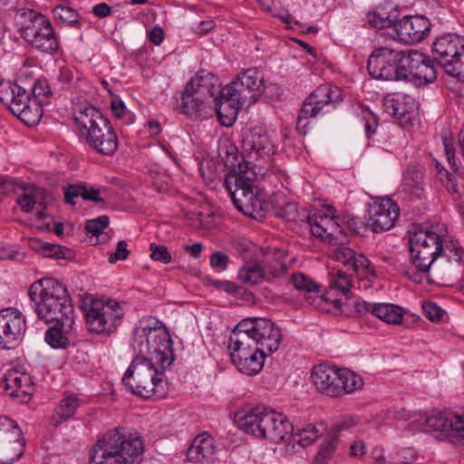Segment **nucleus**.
<instances>
[{
	"label": "nucleus",
	"mask_w": 464,
	"mask_h": 464,
	"mask_svg": "<svg viewBox=\"0 0 464 464\" xmlns=\"http://www.w3.org/2000/svg\"><path fill=\"white\" fill-rule=\"evenodd\" d=\"M79 407L80 402L75 395L71 394L63 398L55 409L53 425L58 427L62 422L72 418Z\"/></svg>",
	"instance_id": "obj_33"
},
{
	"label": "nucleus",
	"mask_w": 464,
	"mask_h": 464,
	"mask_svg": "<svg viewBox=\"0 0 464 464\" xmlns=\"http://www.w3.org/2000/svg\"><path fill=\"white\" fill-rule=\"evenodd\" d=\"M292 283L298 291L307 293L318 292L319 285L310 277L303 273H295L292 275Z\"/></svg>",
	"instance_id": "obj_42"
},
{
	"label": "nucleus",
	"mask_w": 464,
	"mask_h": 464,
	"mask_svg": "<svg viewBox=\"0 0 464 464\" xmlns=\"http://www.w3.org/2000/svg\"><path fill=\"white\" fill-rule=\"evenodd\" d=\"M400 215V208L396 202L388 198L374 201L367 211V224L374 233L392 229Z\"/></svg>",
	"instance_id": "obj_15"
},
{
	"label": "nucleus",
	"mask_w": 464,
	"mask_h": 464,
	"mask_svg": "<svg viewBox=\"0 0 464 464\" xmlns=\"http://www.w3.org/2000/svg\"><path fill=\"white\" fill-rule=\"evenodd\" d=\"M334 441H327L319 449L317 454L314 457V463L325 464L329 455L332 454L334 451Z\"/></svg>",
	"instance_id": "obj_60"
},
{
	"label": "nucleus",
	"mask_w": 464,
	"mask_h": 464,
	"mask_svg": "<svg viewBox=\"0 0 464 464\" xmlns=\"http://www.w3.org/2000/svg\"><path fill=\"white\" fill-rule=\"evenodd\" d=\"M409 248L414 266L426 273L435 259L442 255L443 244L437 233L420 228L411 234Z\"/></svg>",
	"instance_id": "obj_12"
},
{
	"label": "nucleus",
	"mask_w": 464,
	"mask_h": 464,
	"mask_svg": "<svg viewBox=\"0 0 464 464\" xmlns=\"http://www.w3.org/2000/svg\"><path fill=\"white\" fill-rule=\"evenodd\" d=\"M25 257L24 252L12 246H2L0 247V260H11L16 262H22Z\"/></svg>",
	"instance_id": "obj_57"
},
{
	"label": "nucleus",
	"mask_w": 464,
	"mask_h": 464,
	"mask_svg": "<svg viewBox=\"0 0 464 464\" xmlns=\"http://www.w3.org/2000/svg\"><path fill=\"white\" fill-rule=\"evenodd\" d=\"M215 453L214 440L210 436L201 434L196 437L188 448L187 458L190 461L208 462Z\"/></svg>",
	"instance_id": "obj_30"
},
{
	"label": "nucleus",
	"mask_w": 464,
	"mask_h": 464,
	"mask_svg": "<svg viewBox=\"0 0 464 464\" xmlns=\"http://www.w3.org/2000/svg\"><path fill=\"white\" fill-rule=\"evenodd\" d=\"M21 17L24 21L21 34L28 44L46 53H53L58 50V41L48 18L32 9L24 11Z\"/></svg>",
	"instance_id": "obj_10"
},
{
	"label": "nucleus",
	"mask_w": 464,
	"mask_h": 464,
	"mask_svg": "<svg viewBox=\"0 0 464 464\" xmlns=\"http://www.w3.org/2000/svg\"><path fill=\"white\" fill-rule=\"evenodd\" d=\"M105 191V188H96L84 183V193L82 194V199L95 203H104V198L100 197V195L103 194Z\"/></svg>",
	"instance_id": "obj_53"
},
{
	"label": "nucleus",
	"mask_w": 464,
	"mask_h": 464,
	"mask_svg": "<svg viewBox=\"0 0 464 464\" xmlns=\"http://www.w3.org/2000/svg\"><path fill=\"white\" fill-rule=\"evenodd\" d=\"M433 59L448 75L464 81V37L447 33L438 36L432 44Z\"/></svg>",
	"instance_id": "obj_9"
},
{
	"label": "nucleus",
	"mask_w": 464,
	"mask_h": 464,
	"mask_svg": "<svg viewBox=\"0 0 464 464\" xmlns=\"http://www.w3.org/2000/svg\"><path fill=\"white\" fill-rule=\"evenodd\" d=\"M22 440V431L16 422L7 417H0V450L8 459L10 449Z\"/></svg>",
	"instance_id": "obj_29"
},
{
	"label": "nucleus",
	"mask_w": 464,
	"mask_h": 464,
	"mask_svg": "<svg viewBox=\"0 0 464 464\" xmlns=\"http://www.w3.org/2000/svg\"><path fill=\"white\" fill-rule=\"evenodd\" d=\"M236 421L245 433L275 443L285 440L294 432V426L285 415L262 406L237 412Z\"/></svg>",
	"instance_id": "obj_4"
},
{
	"label": "nucleus",
	"mask_w": 464,
	"mask_h": 464,
	"mask_svg": "<svg viewBox=\"0 0 464 464\" xmlns=\"http://www.w3.org/2000/svg\"><path fill=\"white\" fill-rule=\"evenodd\" d=\"M224 162L229 169L225 186L233 204L245 216L262 220L266 217V202L253 191L254 182L258 175H263L262 169L256 170V166H250L249 161L243 163L237 155L232 158L228 155Z\"/></svg>",
	"instance_id": "obj_2"
},
{
	"label": "nucleus",
	"mask_w": 464,
	"mask_h": 464,
	"mask_svg": "<svg viewBox=\"0 0 464 464\" xmlns=\"http://www.w3.org/2000/svg\"><path fill=\"white\" fill-rule=\"evenodd\" d=\"M228 263H229L228 256L220 251L214 252L210 256V258H209L210 266L213 268L218 269L219 271L226 270L228 266Z\"/></svg>",
	"instance_id": "obj_58"
},
{
	"label": "nucleus",
	"mask_w": 464,
	"mask_h": 464,
	"mask_svg": "<svg viewBox=\"0 0 464 464\" xmlns=\"http://www.w3.org/2000/svg\"><path fill=\"white\" fill-rule=\"evenodd\" d=\"M238 279L248 285H257L266 279L261 266L255 261L246 263L237 273Z\"/></svg>",
	"instance_id": "obj_36"
},
{
	"label": "nucleus",
	"mask_w": 464,
	"mask_h": 464,
	"mask_svg": "<svg viewBox=\"0 0 464 464\" xmlns=\"http://www.w3.org/2000/svg\"><path fill=\"white\" fill-rule=\"evenodd\" d=\"M19 190H21V194L16 198V204L25 213L31 212L35 204L45 208L48 200L51 198L45 188L34 185L18 184L14 191L18 193Z\"/></svg>",
	"instance_id": "obj_27"
},
{
	"label": "nucleus",
	"mask_w": 464,
	"mask_h": 464,
	"mask_svg": "<svg viewBox=\"0 0 464 464\" xmlns=\"http://www.w3.org/2000/svg\"><path fill=\"white\" fill-rule=\"evenodd\" d=\"M43 256L54 259H68L72 256V250L60 245L48 243L44 248Z\"/></svg>",
	"instance_id": "obj_48"
},
{
	"label": "nucleus",
	"mask_w": 464,
	"mask_h": 464,
	"mask_svg": "<svg viewBox=\"0 0 464 464\" xmlns=\"http://www.w3.org/2000/svg\"><path fill=\"white\" fill-rule=\"evenodd\" d=\"M264 85L263 73L257 68H249L237 75V78L227 84V94L237 95L245 104H254L262 92Z\"/></svg>",
	"instance_id": "obj_14"
},
{
	"label": "nucleus",
	"mask_w": 464,
	"mask_h": 464,
	"mask_svg": "<svg viewBox=\"0 0 464 464\" xmlns=\"http://www.w3.org/2000/svg\"><path fill=\"white\" fill-rule=\"evenodd\" d=\"M132 347L137 354L125 372L122 383L140 397H164L162 376L175 360L169 334L158 327L140 325L134 330Z\"/></svg>",
	"instance_id": "obj_1"
},
{
	"label": "nucleus",
	"mask_w": 464,
	"mask_h": 464,
	"mask_svg": "<svg viewBox=\"0 0 464 464\" xmlns=\"http://www.w3.org/2000/svg\"><path fill=\"white\" fill-rule=\"evenodd\" d=\"M355 251L346 246H338L334 250V256L336 260L346 266H350Z\"/></svg>",
	"instance_id": "obj_59"
},
{
	"label": "nucleus",
	"mask_w": 464,
	"mask_h": 464,
	"mask_svg": "<svg viewBox=\"0 0 464 464\" xmlns=\"http://www.w3.org/2000/svg\"><path fill=\"white\" fill-rule=\"evenodd\" d=\"M410 421V424L404 429V431L418 432L421 431L425 433L426 430V418H422L420 415L415 414Z\"/></svg>",
	"instance_id": "obj_62"
},
{
	"label": "nucleus",
	"mask_w": 464,
	"mask_h": 464,
	"mask_svg": "<svg viewBox=\"0 0 464 464\" xmlns=\"http://www.w3.org/2000/svg\"><path fill=\"white\" fill-rule=\"evenodd\" d=\"M5 392L21 402H28L34 392L31 376L15 369L9 370L3 379Z\"/></svg>",
	"instance_id": "obj_23"
},
{
	"label": "nucleus",
	"mask_w": 464,
	"mask_h": 464,
	"mask_svg": "<svg viewBox=\"0 0 464 464\" xmlns=\"http://www.w3.org/2000/svg\"><path fill=\"white\" fill-rule=\"evenodd\" d=\"M242 148L246 156L254 160H269L276 151L271 139L260 127H254L244 132Z\"/></svg>",
	"instance_id": "obj_17"
},
{
	"label": "nucleus",
	"mask_w": 464,
	"mask_h": 464,
	"mask_svg": "<svg viewBox=\"0 0 464 464\" xmlns=\"http://www.w3.org/2000/svg\"><path fill=\"white\" fill-rule=\"evenodd\" d=\"M450 261L453 260L457 264L462 261L464 249L458 244V242L450 241L449 244L443 246V252Z\"/></svg>",
	"instance_id": "obj_51"
},
{
	"label": "nucleus",
	"mask_w": 464,
	"mask_h": 464,
	"mask_svg": "<svg viewBox=\"0 0 464 464\" xmlns=\"http://www.w3.org/2000/svg\"><path fill=\"white\" fill-rule=\"evenodd\" d=\"M230 352L231 361L235 365L244 362V358L247 360V358L253 356L257 352L262 350L261 348H253V349H236V348H228Z\"/></svg>",
	"instance_id": "obj_54"
},
{
	"label": "nucleus",
	"mask_w": 464,
	"mask_h": 464,
	"mask_svg": "<svg viewBox=\"0 0 464 464\" xmlns=\"http://www.w3.org/2000/svg\"><path fill=\"white\" fill-rule=\"evenodd\" d=\"M311 233L333 245H343L345 235L334 218L325 214L308 216Z\"/></svg>",
	"instance_id": "obj_21"
},
{
	"label": "nucleus",
	"mask_w": 464,
	"mask_h": 464,
	"mask_svg": "<svg viewBox=\"0 0 464 464\" xmlns=\"http://www.w3.org/2000/svg\"><path fill=\"white\" fill-rule=\"evenodd\" d=\"M376 317L389 324H399L403 317L402 308L392 304H376Z\"/></svg>",
	"instance_id": "obj_38"
},
{
	"label": "nucleus",
	"mask_w": 464,
	"mask_h": 464,
	"mask_svg": "<svg viewBox=\"0 0 464 464\" xmlns=\"http://www.w3.org/2000/svg\"><path fill=\"white\" fill-rule=\"evenodd\" d=\"M384 105L387 112L394 117H402L406 113V111L401 107L398 100H386Z\"/></svg>",
	"instance_id": "obj_63"
},
{
	"label": "nucleus",
	"mask_w": 464,
	"mask_h": 464,
	"mask_svg": "<svg viewBox=\"0 0 464 464\" xmlns=\"http://www.w3.org/2000/svg\"><path fill=\"white\" fill-rule=\"evenodd\" d=\"M109 225V218L107 216H100L94 219L86 221L85 229L94 235L98 236Z\"/></svg>",
	"instance_id": "obj_52"
},
{
	"label": "nucleus",
	"mask_w": 464,
	"mask_h": 464,
	"mask_svg": "<svg viewBox=\"0 0 464 464\" xmlns=\"http://www.w3.org/2000/svg\"><path fill=\"white\" fill-rule=\"evenodd\" d=\"M430 22L424 16H404L397 21L395 29L400 41L415 44L422 41L430 31Z\"/></svg>",
	"instance_id": "obj_22"
},
{
	"label": "nucleus",
	"mask_w": 464,
	"mask_h": 464,
	"mask_svg": "<svg viewBox=\"0 0 464 464\" xmlns=\"http://www.w3.org/2000/svg\"><path fill=\"white\" fill-rule=\"evenodd\" d=\"M28 295L39 319L46 323L74 318V308L67 288L58 280L48 277L33 283Z\"/></svg>",
	"instance_id": "obj_3"
},
{
	"label": "nucleus",
	"mask_w": 464,
	"mask_h": 464,
	"mask_svg": "<svg viewBox=\"0 0 464 464\" xmlns=\"http://www.w3.org/2000/svg\"><path fill=\"white\" fill-rule=\"evenodd\" d=\"M398 12L392 5H378L373 11L368 13L367 21L374 28L383 29L394 27Z\"/></svg>",
	"instance_id": "obj_32"
},
{
	"label": "nucleus",
	"mask_w": 464,
	"mask_h": 464,
	"mask_svg": "<svg viewBox=\"0 0 464 464\" xmlns=\"http://www.w3.org/2000/svg\"><path fill=\"white\" fill-rule=\"evenodd\" d=\"M18 104H14L12 113L28 126L36 125L43 115V104L33 102L29 92H22Z\"/></svg>",
	"instance_id": "obj_28"
},
{
	"label": "nucleus",
	"mask_w": 464,
	"mask_h": 464,
	"mask_svg": "<svg viewBox=\"0 0 464 464\" xmlns=\"http://www.w3.org/2000/svg\"><path fill=\"white\" fill-rule=\"evenodd\" d=\"M355 272L364 275H374V267L370 260L362 254L354 252L350 266Z\"/></svg>",
	"instance_id": "obj_44"
},
{
	"label": "nucleus",
	"mask_w": 464,
	"mask_h": 464,
	"mask_svg": "<svg viewBox=\"0 0 464 464\" xmlns=\"http://www.w3.org/2000/svg\"><path fill=\"white\" fill-rule=\"evenodd\" d=\"M22 92L28 91L11 82H0V102L7 105L11 111H14V104H18Z\"/></svg>",
	"instance_id": "obj_37"
},
{
	"label": "nucleus",
	"mask_w": 464,
	"mask_h": 464,
	"mask_svg": "<svg viewBox=\"0 0 464 464\" xmlns=\"http://www.w3.org/2000/svg\"><path fill=\"white\" fill-rule=\"evenodd\" d=\"M422 172L416 166H409L403 175L404 186L414 190V194L420 198L422 192Z\"/></svg>",
	"instance_id": "obj_41"
},
{
	"label": "nucleus",
	"mask_w": 464,
	"mask_h": 464,
	"mask_svg": "<svg viewBox=\"0 0 464 464\" xmlns=\"http://www.w3.org/2000/svg\"><path fill=\"white\" fill-rule=\"evenodd\" d=\"M325 430L326 426L324 422L307 424L302 429L294 430V432H291L289 437L297 438L296 441L304 447L315 441Z\"/></svg>",
	"instance_id": "obj_34"
},
{
	"label": "nucleus",
	"mask_w": 464,
	"mask_h": 464,
	"mask_svg": "<svg viewBox=\"0 0 464 464\" xmlns=\"http://www.w3.org/2000/svg\"><path fill=\"white\" fill-rule=\"evenodd\" d=\"M142 449L139 436L124 429H116L98 440L89 464H133L134 458Z\"/></svg>",
	"instance_id": "obj_6"
},
{
	"label": "nucleus",
	"mask_w": 464,
	"mask_h": 464,
	"mask_svg": "<svg viewBox=\"0 0 464 464\" xmlns=\"http://www.w3.org/2000/svg\"><path fill=\"white\" fill-rule=\"evenodd\" d=\"M130 256L128 244L125 240H121L117 243L116 249L109 256L108 261L111 264H115L120 260H126Z\"/></svg>",
	"instance_id": "obj_56"
},
{
	"label": "nucleus",
	"mask_w": 464,
	"mask_h": 464,
	"mask_svg": "<svg viewBox=\"0 0 464 464\" xmlns=\"http://www.w3.org/2000/svg\"><path fill=\"white\" fill-rule=\"evenodd\" d=\"M352 286V281L348 276L341 271H338L333 276L330 281V287L336 289L343 295H347L350 292Z\"/></svg>",
	"instance_id": "obj_46"
},
{
	"label": "nucleus",
	"mask_w": 464,
	"mask_h": 464,
	"mask_svg": "<svg viewBox=\"0 0 464 464\" xmlns=\"http://www.w3.org/2000/svg\"><path fill=\"white\" fill-rule=\"evenodd\" d=\"M84 315L89 332L96 334H110L115 331L122 319L124 310L114 299L93 300L90 304H85Z\"/></svg>",
	"instance_id": "obj_11"
},
{
	"label": "nucleus",
	"mask_w": 464,
	"mask_h": 464,
	"mask_svg": "<svg viewBox=\"0 0 464 464\" xmlns=\"http://www.w3.org/2000/svg\"><path fill=\"white\" fill-rule=\"evenodd\" d=\"M340 396L351 393L363 385L362 378L347 369H339Z\"/></svg>",
	"instance_id": "obj_40"
},
{
	"label": "nucleus",
	"mask_w": 464,
	"mask_h": 464,
	"mask_svg": "<svg viewBox=\"0 0 464 464\" xmlns=\"http://www.w3.org/2000/svg\"><path fill=\"white\" fill-rule=\"evenodd\" d=\"M54 322L56 324L46 331L44 340L54 349H67L72 343H74V318L68 319L67 326H65V320Z\"/></svg>",
	"instance_id": "obj_26"
},
{
	"label": "nucleus",
	"mask_w": 464,
	"mask_h": 464,
	"mask_svg": "<svg viewBox=\"0 0 464 464\" xmlns=\"http://www.w3.org/2000/svg\"><path fill=\"white\" fill-rule=\"evenodd\" d=\"M422 309L425 316L432 322H440L444 314V310L432 302L424 303Z\"/></svg>",
	"instance_id": "obj_55"
},
{
	"label": "nucleus",
	"mask_w": 464,
	"mask_h": 464,
	"mask_svg": "<svg viewBox=\"0 0 464 464\" xmlns=\"http://www.w3.org/2000/svg\"><path fill=\"white\" fill-rule=\"evenodd\" d=\"M410 50L397 51L388 47L375 49L368 58L367 70L375 79L405 81Z\"/></svg>",
	"instance_id": "obj_8"
},
{
	"label": "nucleus",
	"mask_w": 464,
	"mask_h": 464,
	"mask_svg": "<svg viewBox=\"0 0 464 464\" xmlns=\"http://www.w3.org/2000/svg\"><path fill=\"white\" fill-rule=\"evenodd\" d=\"M311 379L316 389L330 397L340 396L339 369L327 364H319L314 367Z\"/></svg>",
	"instance_id": "obj_25"
},
{
	"label": "nucleus",
	"mask_w": 464,
	"mask_h": 464,
	"mask_svg": "<svg viewBox=\"0 0 464 464\" xmlns=\"http://www.w3.org/2000/svg\"><path fill=\"white\" fill-rule=\"evenodd\" d=\"M55 18L68 24L78 21L79 14L76 10L66 5H59L53 10Z\"/></svg>",
	"instance_id": "obj_45"
},
{
	"label": "nucleus",
	"mask_w": 464,
	"mask_h": 464,
	"mask_svg": "<svg viewBox=\"0 0 464 464\" xmlns=\"http://www.w3.org/2000/svg\"><path fill=\"white\" fill-rule=\"evenodd\" d=\"M425 433L441 440L451 434L464 438V412H443L427 417Z\"/></svg>",
	"instance_id": "obj_18"
},
{
	"label": "nucleus",
	"mask_w": 464,
	"mask_h": 464,
	"mask_svg": "<svg viewBox=\"0 0 464 464\" xmlns=\"http://www.w3.org/2000/svg\"><path fill=\"white\" fill-rule=\"evenodd\" d=\"M81 136L95 152L111 156L117 150L119 142L111 122L92 105L79 109L73 116Z\"/></svg>",
	"instance_id": "obj_5"
},
{
	"label": "nucleus",
	"mask_w": 464,
	"mask_h": 464,
	"mask_svg": "<svg viewBox=\"0 0 464 464\" xmlns=\"http://www.w3.org/2000/svg\"><path fill=\"white\" fill-rule=\"evenodd\" d=\"M228 348H236V349H253V348H261L266 349V353H273L278 350L279 345L269 351V344L267 341L261 340L256 334H237L231 333L228 340Z\"/></svg>",
	"instance_id": "obj_31"
},
{
	"label": "nucleus",
	"mask_w": 464,
	"mask_h": 464,
	"mask_svg": "<svg viewBox=\"0 0 464 464\" xmlns=\"http://www.w3.org/2000/svg\"><path fill=\"white\" fill-rule=\"evenodd\" d=\"M227 87H223V92L217 99L211 102V106H214L213 113L215 112L218 118V121L223 126L230 127L235 122L238 111L243 107H249V104H245L237 95H234L230 92L231 95H227Z\"/></svg>",
	"instance_id": "obj_24"
},
{
	"label": "nucleus",
	"mask_w": 464,
	"mask_h": 464,
	"mask_svg": "<svg viewBox=\"0 0 464 464\" xmlns=\"http://www.w3.org/2000/svg\"><path fill=\"white\" fill-rule=\"evenodd\" d=\"M272 353H266V349L260 350L253 356L247 358H244V362L236 365L239 372L247 375H255L257 374L264 366V360L266 356L271 355Z\"/></svg>",
	"instance_id": "obj_39"
},
{
	"label": "nucleus",
	"mask_w": 464,
	"mask_h": 464,
	"mask_svg": "<svg viewBox=\"0 0 464 464\" xmlns=\"http://www.w3.org/2000/svg\"><path fill=\"white\" fill-rule=\"evenodd\" d=\"M63 192L65 203L74 206V198L81 197L82 198V194L84 193V182L69 184L68 186L63 187Z\"/></svg>",
	"instance_id": "obj_49"
},
{
	"label": "nucleus",
	"mask_w": 464,
	"mask_h": 464,
	"mask_svg": "<svg viewBox=\"0 0 464 464\" xmlns=\"http://www.w3.org/2000/svg\"><path fill=\"white\" fill-rule=\"evenodd\" d=\"M437 169H438L439 179H440V181L442 183L445 184V186L448 188V190L456 191V189H455L456 183L453 180L452 174L450 173L448 170L442 169V168L440 169L439 165H437Z\"/></svg>",
	"instance_id": "obj_64"
},
{
	"label": "nucleus",
	"mask_w": 464,
	"mask_h": 464,
	"mask_svg": "<svg viewBox=\"0 0 464 464\" xmlns=\"http://www.w3.org/2000/svg\"><path fill=\"white\" fill-rule=\"evenodd\" d=\"M223 92L218 79L206 71L198 72L186 85L181 98L182 111L195 120L213 115L211 102Z\"/></svg>",
	"instance_id": "obj_7"
},
{
	"label": "nucleus",
	"mask_w": 464,
	"mask_h": 464,
	"mask_svg": "<svg viewBox=\"0 0 464 464\" xmlns=\"http://www.w3.org/2000/svg\"><path fill=\"white\" fill-rule=\"evenodd\" d=\"M31 91L34 96L32 99L33 102H37L43 105L47 102V98L51 94V89L44 81H36Z\"/></svg>",
	"instance_id": "obj_47"
},
{
	"label": "nucleus",
	"mask_w": 464,
	"mask_h": 464,
	"mask_svg": "<svg viewBox=\"0 0 464 464\" xmlns=\"http://www.w3.org/2000/svg\"><path fill=\"white\" fill-rule=\"evenodd\" d=\"M434 59H430L417 50H410L407 78L405 81L417 85L433 82L437 79Z\"/></svg>",
	"instance_id": "obj_20"
},
{
	"label": "nucleus",
	"mask_w": 464,
	"mask_h": 464,
	"mask_svg": "<svg viewBox=\"0 0 464 464\" xmlns=\"http://www.w3.org/2000/svg\"><path fill=\"white\" fill-rule=\"evenodd\" d=\"M150 257L154 261L162 264H169L171 262V254L169 252L167 246L151 243L150 245Z\"/></svg>",
	"instance_id": "obj_50"
},
{
	"label": "nucleus",
	"mask_w": 464,
	"mask_h": 464,
	"mask_svg": "<svg viewBox=\"0 0 464 464\" xmlns=\"http://www.w3.org/2000/svg\"><path fill=\"white\" fill-rule=\"evenodd\" d=\"M271 204L276 218L285 221H294L297 218L295 204L289 201L284 195L274 196Z\"/></svg>",
	"instance_id": "obj_35"
},
{
	"label": "nucleus",
	"mask_w": 464,
	"mask_h": 464,
	"mask_svg": "<svg viewBox=\"0 0 464 464\" xmlns=\"http://www.w3.org/2000/svg\"><path fill=\"white\" fill-rule=\"evenodd\" d=\"M441 140L444 146V150L447 156L448 162L450 165L452 170L454 172H457L459 170V168L455 160L454 140L452 139L450 131L448 130H444L441 134Z\"/></svg>",
	"instance_id": "obj_43"
},
{
	"label": "nucleus",
	"mask_w": 464,
	"mask_h": 464,
	"mask_svg": "<svg viewBox=\"0 0 464 464\" xmlns=\"http://www.w3.org/2000/svg\"><path fill=\"white\" fill-rule=\"evenodd\" d=\"M396 464H411L416 459V452L412 448L402 449L393 457Z\"/></svg>",
	"instance_id": "obj_61"
},
{
	"label": "nucleus",
	"mask_w": 464,
	"mask_h": 464,
	"mask_svg": "<svg viewBox=\"0 0 464 464\" xmlns=\"http://www.w3.org/2000/svg\"><path fill=\"white\" fill-rule=\"evenodd\" d=\"M232 333L256 334L261 340L267 341L269 351L273 346L280 345L282 334L279 328L269 319L246 318L237 324Z\"/></svg>",
	"instance_id": "obj_19"
},
{
	"label": "nucleus",
	"mask_w": 464,
	"mask_h": 464,
	"mask_svg": "<svg viewBox=\"0 0 464 464\" xmlns=\"http://www.w3.org/2000/svg\"><path fill=\"white\" fill-rule=\"evenodd\" d=\"M25 331V320L20 311L8 307L0 311V344L3 348L14 347Z\"/></svg>",
	"instance_id": "obj_16"
},
{
	"label": "nucleus",
	"mask_w": 464,
	"mask_h": 464,
	"mask_svg": "<svg viewBox=\"0 0 464 464\" xmlns=\"http://www.w3.org/2000/svg\"><path fill=\"white\" fill-rule=\"evenodd\" d=\"M343 100V91L331 84L318 86L303 102L296 120V128H302L308 118L323 115L334 109V104ZM304 122L303 127L304 128Z\"/></svg>",
	"instance_id": "obj_13"
}]
</instances>
